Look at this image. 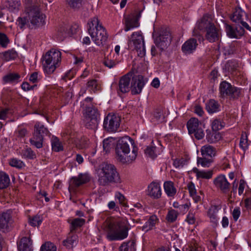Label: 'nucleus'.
I'll return each instance as SVG.
<instances>
[{
    "label": "nucleus",
    "instance_id": "f257e3e1",
    "mask_svg": "<svg viewBox=\"0 0 251 251\" xmlns=\"http://www.w3.org/2000/svg\"><path fill=\"white\" fill-rule=\"evenodd\" d=\"M115 151L117 160L124 164L133 162L138 154V149L134 141L129 137L120 140Z\"/></svg>",
    "mask_w": 251,
    "mask_h": 251
},
{
    "label": "nucleus",
    "instance_id": "f03ea898",
    "mask_svg": "<svg viewBox=\"0 0 251 251\" xmlns=\"http://www.w3.org/2000/svg\"><path fill=\"white\" fill-rule=\"evenodd\" d=\"M92 100V98L87 97L81 102V107L83 110V121L85 126L95 129L98 126L100 115L98 110L93 106Z\"/></svg>",
    "mask_w": 251,
    "mask_h": 251
},
{
    "label": "nucleus",
    "instance_id": "7ed1b4c3",
    "mask_svg": "<svg viewBox=\"0 0 251 251\" xmlns=\"http://www.w3.org/2000/svg\"><path fill=\"white\" fill-rule=\"evenodd\" d=\"M87 25L89 34L96 45L100 46L106 42L108 37L106 31L97 17L90 18Z\"/></svg>",
    "mask_w": 251,
    "mask_h": 251
},
{
    "label": "nucleus",
    "instance_id": "20e7f679",
    "mask_svg": "<svg viewBox=\"0 0 251 251\" xmlns=\"http://www.w3.org/2000/svg\"><path fill=\"white\" fill-rule=\"evenodd\" d=\"M98 182L100 185L106 186L110 183L119 184L122 182L119 173L112 164H105L98 172Z\"/></svg>",
    "mask_w": 251,
    "mask_h": 251
},
{
    "label": "nucleus",
    "instance_id": "39448f33",
    "mask_svg": "<svg viewBox=\"0 0 251 251\" xmlns=\"http://www.w3.org/2000/svg\"><path fill=\"white\" fill-rule=\"evenodd\" d=\"M128 228L121 220L107 222L106 238L109 241L122 240L128 236Z\"/></svg>",
    "mask_w": 251,
    "mask_h": 251
},
{
    "label": "nucleus",
    "instance_id": "423d86ee",
    "mask_svg": "<svg viewBox=\"0 0 251 251\" xmlns=\"http://www.w3.org/2000/svg\"><path fill=\"white\" fill-rule=\"evenodd\" d=\"M42 65L44 73L50 75L58 67L61 62V52L58 50L51 49L43 56Z\"/></svg>",
    "mask_w": 251,
    "mask_h": 251
},
{
    "label": "nucleus",
    "instance_id": "0eeeda50",
    "mask_svg": "<svg viewBox=\"0 0 251 251\" xmlns=\"http://www.w3.org/2000/svg\"><path fill=\"white\" fill-rule=\"evenodd\" d=\"M128 48L132 50H136L138 55L143 57L146 54V49L144 37L141 31L134 32L128 38Z\"/></svg>",
    "mask_w": 251,
    "mask_h": 251
},
{
    "label": "nucleus",
    "instance_id": "6e6552de",
    "mask_svg": "<svg viewBox=\"0 0 251 251\" xmlns=\"http://www.w3.org/2000/svg\"><path fill=\"white\" fill-rule=\"evenodd\" d=\"M189 134H193L198 140L201 139L204 136L203 130L201 128V123L196 118H191L187 124Z\"/></svg>",
    "mask_w": 251,
    "mask_h": 251
},
{
    "label": "nucleus",
    "instance_id": "1a4fd4ad",
    "mask_svg": "<svg viewBox=\"0 0 251 251\" xmlns=\"http://www.w3.org/2000/svg\"><path fill=\"white\" fill-rule=\"evenodd\" d=\"M220 94L223 97H228L230 98L235 99L239 97L240 90L232 86L229 83L223 81L220 85Z\"/></svg>",
    "mask_w": 251,
    "mask_h": 251
},
{
    "label": "nucleus",
    "instance_id": "9d476101",
    "mask_svg": "<svg viewBox=\"0 0 251 251\" xmlns=\"http://www.w3.org/2000/svg\"><path fill=\"white\" fill-rule=\"evenodd\" d=\"M28 18L34 25H40L45 22V15L41 13L37 6L31 7L28 12Z\"/></svg>",
    "mask_w": 251,
    "mask_h": 251
},
{
    "label": "nucleus",
    "instance_id": "9b49d317",
    "mask_svg": "<svg viewBox=\"0 0 251 251\" xmlns=\"http://www.w3.org/2000/svg\"><path fill=\"white\" fill-rule=\"evenodd\" d=\"M120 118L113 114H109L104 119V127L109 132H115L120 126Z\"/></svg>",
    "mask_w": 251,
    "mask_h": 251
},
{
    "label": "nucleus",
    "instance_id": "f8f14e48",
    "mask_svg": "<svg viewBox=\"0 0 251 251\" xmlns=\"http://www.w3.org/2000/svg\"><path fill=\"white\" fill-rule=\"evenodd\" d=\"M90 179V177L88 174H80L78 176L72 177L69 182V191H74L76 187L88 182Z\"/></svg>",
    "mask_w": 251,
    "mask_h": 251
},
{
    "label": "nucleus",
    "instance_id": "ddd939ff",
    "mask_svg": "<svg viewBox=\"0 0 251 251\" xmlns=\"http://www.w3.org/2000/svg\"><path fill=\"white\" fill-rule=\"evenodd\" d=\"M171 39L170 32L167 30H165L154 38V43L162 50L169 45Z\"/></svg>",
    "mask_w": 251,
    "mask_h": 251
},
{
    "label": "nucleus",
    "instance_id": "4468645a",
    "mask_svg": "<svg viewBox=\"0 0 251 251\" xmlns=\"http://www.w3.org/2000/svg\"><path fill=\"white\" fill-rule=\"evenodd\" d=\"M146 81L142 75H137L133 77L131 82V90L133 94H140Z\"/></svg>",
    "mask_w": 251,
    "mask_h": 251
},
{
    "label": "nucleus",
    "instance_id": "2eb2a0df",
    "mask_svg": "<svg viewBox=\"0 0 251 251\" xmlns=\"http://www.w3.org/2000/svg\"><path fill=\"white\" fill-rule=\"evenodd\" d=\"M147 195L154 199L160 198L162 195L160 184L154 181L151 182L148 186Z\"/></svg>",
    "mask_w": 251,
    "mask_h": 251
},
{
    "label": "nucleus",
    "instance_id": "dca6fc26",
    "mask_svg": "<svg viewBox=\"0 0 251 251\" xmlns=\"http://www.w3.org/2000/svg\"><path fill=\"white\" fill-rule=\"evenodd\" d=\"M13 223L11 214L3 212L0 214V230L3 232L7 231Z\"/></svg>",
    "mask_w": 251,
    "mask_h": 251
},
{
    "label": "nucleus",
    "instance_id": "f3484780",
    "mask_svg": "<svg viewBox=\"0 0 251 251\" xmlns=\"http://www.w3.org/2000/svg\"><path fill=\"white\" fill-rule=\"evenodd\" d=\"M213 182L216 187L223 192L226 193L229 190L230 184L225 175H219L214 179Z\"/></svg>",
    "mask_w": 251,
    "mask_h": 251
},
{
    "label": "nucleus",
    "instance_id": "a211bd4d",
    "mask_svg": "<svg viewBox=\"0 0 251 251\" xmlns=\"http://www.w3.org/2000/svg\"><path fill=\"white\" fill-rule=\"evenodd\" d=\"M225 27L227 36L231 38H239L244 33V29L241 26L234 28L229 25L226 24Z\"/></svg>",
    "mask_w": 251,
    "mask_h": 251
},
{
    "label": "nucleus",
    "instance_id": "6ab92c4d",
    "mask_svg": "<svg viewBox=\"0 0 251 251\" xmlns=\"http://www.w3.org/2000/svg\"><path fill=\"white\" fill-rule=\"evenodd\" d=\"M197 46L196 39L190 38L184 43L181 47V50L184 54H189L196 50Z\"/></svg>",
    "mask_w": 251,
    "mask_h": 251
},
{
    "label": "nucleus",
    "instance_id": "aec40b11",
    "mask_svg": "<svg viewBox=\"0 0 251 251\" xmlns=\"http://www.w3.org/2000/svg\"><path fill=\"white\" fill-rule=\"evenodd\" d=\"M138 20L135 15H131L125 18V31H128L139 26Z\"/></svg>",
    "mask_w": 251,
    "mask_h": 251
},
{
    "label": "nucleus",
    "instance_id": "412c9836",
    "mask_svg": "<svg viewBox=\"0 0 251 251\" xmlns=\"http://www.w3.org/2000/svg\"><path fill=\"white\" fill-rule=\"evenodd\" d=\"M130 76V75L126 74L120 79L119 83V91L122 93H126L129 91Z\"/></svg>",
    "mask_w": 251,
    "mask_h": 251
},
{
    "label": "nucleus",
    "instance_id": "4be33fe9",
    "mask_svg": "<svg viewBox=\"0 0 251 251\" xmlns=\"http://www.w3.org/2000/svg\"><path fill=\"white\" fill-rule=\"evenodd\" d=\"M213 25L211 18L208 15H204L200 21L198 22L195 26V30L199 29L203 30L207 29Z\"/></svg>",
    "mask_w": 251,
    "mask_h": 251
},
{
    "label": "nucleus",
    "instance_id": "5701e85b",
    "mask_svg": "<svg viewBox=\"0 0 251 251\" xmlns=\"http://www.w3.org/2000/svg\"><path fill=\"white\" fill-rule=\"evenodd\" d=\"M159 219L155 215H152L150 217L148 221L141 227L142 231L146 232L153 229L158 222Z\"/></svg>",
    "mask_w": 251,
    "mask_h": 251
},
{
    "label": "nucleus",
    "instance_id": "b1692460",
    "mask_svg": "<svg viewBox=\"0 0 251 251\" xmlns=\"http://www.w3.org/2000/svg\"><path fill=\"white\" fill-rule=\"evenodd\" d=\"M206 31V38L210 42H214L218 39L219 31L213 24L210 26Z\"/></svg>",
    "mask_w": 251,
    "mask_h": 251
},
{
    "label": "nucleus",
    "instance_id": "393cba45",
    "mask_svg": "<svg viewBox=\"0 0 251 251\" xmlns=\"http://www.w3.org/2000/svg\"><path fill=\"white\" fill-rule=\"evenodd\" d=\"M19 251H32V242L30 238L23 237L18 244Z\"/></svg>",
    "mask_w": 251,
    "mask_h": 251
},
{
    "label": "nucleus",
    "instance_id": "a878e982",
    "mask_svg": "<svg viewBox=\"0 0 251 251\" xmlns=\"http://www.w3.org/2000/svg\"><path fill=\"white\" fill-rule=\"evenodd\" d=\"M163 187L164 191L168 197H174L176 193V189L174 183L171 181H166L164 182Z\"/></svg>",
    "mask_w": 251,
    "mask_h": 251
},
{
    "label": "nucleus",
    "instance_id": "bb28decb",
    "mask_svg": "<svg viewBox=\"0 0 251 251\" xmlns=\"http://www.w3.org/2000/svg\"><path fill=\"white\" fill-rule=\"evenodd\" d=\"M192 171L196 174V176L197 179H209L212 178L213 174V171L211 170L200 171L197 168H194L192 169Z\"/></svg>",
    "mask_w": 251,
    "mask_h": 251
},
{
    "label": "nucleus",
    "instance_id": "cd10ccee",
    "mask_svg": "<svg viewBox=\"0 0 251 251\" xmlns=\"http://www.w3.org/2000/svg\"><path fill=\"white\" fill-rule=\"evenodd\" d=\"M207 111L210 114L217 112L220 110V105L219 103L214 100H210L205 105Z\"/></svg>",
    "mask_w": 251,
    "mask_h": 251
},
{
    "label": "nucleus",
    "instance_id": "c85d7f7f",
    "mask_svg": "<svg viewBox=\"0 0 251 251\" xmlns=\"http://www.w3.org/2000/svg\"><path fill=\"white\" fill-rule=\"evenodd\" d=\"M220 207L217 205H212L210 207L208 211V216L210 221L213 223H216L218 221V213Z\"/></svg>",
    "mask_w": 251,
    "mask_h": 251
},
{
    "label": "nucleus",
    "instance_id": "c756f323",
    "mask_svg": "<svg viewBox=\"0 0 251 251\" xmlns=\"http://www.w3.org/2000/svg\"><path fill=\"white\" fill-rule=\"evenodd\" d=\"M187 187L190 196L193 198L195 202H198L200 201L201 200V197L197 195V190L194 183L192 182H189L187 184Z\"/></svg>",
    "mask_w": 251,
    "mask_h": 251
},
{
    "label": "nucleus",
    "instance_id": "7c9ffc66",
    "mask_svg": "<svg viewBox=\"0 0 251 251\" xmlns=\"http://www.w3.org/2000/svg\"><path fill=\"white\" fill-rule=\"evenodd\" d=\"M20 75L16 73H10L3 77L4 83H17L20 81Z\"/></svg>",
    "mask_w": 251,
    "mask_h": 251
},
{
    "label": "nucleus",
    "instance_id": "2f4dec72",
    "mask_svg": "<svg viewBox=\"0 0 251 251\" xmlns=\"http://www.w3.org/2000/svg\"><path fill=\"white\" fill-rule=\"evenodd\" d=\"M43 136L34 132L33 136L30 139L31 144L37 148H41L43 146Z\"/></svg>",
    "mask_w": 251,
    "mask_h": 251
},
{
    "label": "nucleus",
    "instance_id": "473e14b6",
    "mask_svg": "<svg viewBox=\"0 0 251 251\" xmlns=\"http://www.w3.org/2000/svg\"><path fill=\"white\" fill-rule=\"evenodd\" d=\"M18 56L17 52L13 50H8L1 54V58L5 61H10L14 60Z\"/></svg>",
    "mask_w": 251,
    "mask_h": 251
},
{
    "label": "nucleus",
    "instance_id": "72a5a7b5",
    "mask_svg": "<svg viewBox=\"0 0 251 251\" xmlns=\"http://www.w3.org/2000/svg\"><path fill=\"white\" fill-rule=\"evenodd\" d=\"M77 242V236L75 234H73L70 235L63 241V245L67 248H71L75 246Z\"/></svg>",
    "mask_w": 251,
    "mask_h": 251
},
{
    "label": "nucleus",
    "instance_id": "f704fd0d",
    "mask_svg": "<svg viewBox=\"0 0 251 251\" xmlns=\"http://www.w3.org/2000/svg\"><path fill=\"white\" fill-rule=\"evenodd\" d=\"M179 215V212L172 208L168 210L166 216V220L168 223H172L176 222Z\"/></svg>",
    "mask_w": 251,
    "mask_h": 251
},
{
    "label": "nucleus",
    "instance_id": "c9c22d12",
    "mask_svg": "<svg viewBox=\"0 0 251 251\" xmlns=\"http://www.w3.org/2000/svg\"><path fill=\"white\" fill-rule=\"evenodd\" d=\"M201 152L203 157H212L215 155V150L211 146L205 145L201 147Z\"/></svg>",
    "mask_w": 251,
    "mask_h": 251
},
{
    "label": "nucleus",
    "instance_id": "e433bc0d",
    "mask_svg": "<svg viewBox=\"0 0 251 251\" xmlns=\"http://www.w3.org/2000/svg\"><path fill=\"white\" fill-rule=\"evenodd\" d=\"M9 183L10 178L8 175L4 172H0V189L6 188Z\"/></svg>",
    "mask_w": 251,
    "mask_h": 251
},
{
    "label": "nucleus",
    "instance_id": "4c0bfd02",
    "mask_svg": "<svg viewBox=\"0 0 251 251\" xmlns=\"http://www.w3.org/2000/svg\"><path fill=\"white\" fill-rule=\"evenodd\" d=\"M135 243L133 241L124 242L120 247L119 251H135Z\"/></svg>",
    "mask_w": 251,
    "mask_h": 251
},
{
    "label": "nucleus",
    "instance_id": "58836bf2",
    "mask_svg": "<svg viewBox=\"0 0 251 251\" xmlns=\"http://www.w3.org/2000/svg\"><path fill=\"white\" fill-rule=\"evenodd\" d=\"M115 140L112 137H109L105 139L103 141V150L106 151H109L110 149L113 148L115 145Z\"/></svg>",
    "mask_w": 251,
    "mask_h": 251
},
{
    "label": "nucleus",
    "instance_id": "ea45409f",
    "mask_svg": "<svg viewBox=\"0 0 251 251\" xmlns=\"http://www.w3.org/2000/svg\"><path fill=\"white\" fill-rule=\"evenodd\" d=\"M118 63V62L116 59L112 58L111 55L108 56L103 61L104 65L109 69L115 67Z\"/></svg>",
    "mask_w": 251,
    "mask_h": 251
},
{
    "label": "nucleus",
    "instance_id": "a19ab883",
    "mask_svg": "<svg viewBox=\"0 0 251 251\" xmlns=\"http://www.w3.org/2000/svg\"><path fill=\"white\" fill-rule=\"evenodd\" d=\"M8 8L9 10L15 12L19 10L21 5L20 0H8Z\"/></svg>",
    "mask_w": 251,
    "mask_h": 251
},
{
    "label": "nucleus",
    "instance_id": "79ce46f5",
    "mask_svg": "<svg viewBox=\"0 0 251 251\" xmlns=\"http://www.w3.org/2000/svg\"><path fill=\"white\" fill-rule=\"evenodd\" d=\"M34 132L40 135H42V136L44 134H47L48 133L47 128L40 123H36L34 126Z\"/></svg>",
    "mask_w": 251,
    "mask_h": 251
},
{
    "label": "nucleus",
    "instance_id": "37998d69",
    "mask_svg": "<svg viewBox=\"0 0 251 251\" xmlns=\"http://www.w3.org/2000/svg\"><path fill=\"white\" fill-rule=\"evenodd\" d=\"M87 87L89 89L91 93H95L96 91L99 90L100 88L97 81L95 79H92L88 81L87 83Z\"/></svg>",
    "mask_w": 251,
    "mask_h": 251
},
{
    "label": "nucleus",
    "instance_id": "c03bdc74",
    "mask_svg": "<svg viewBox=\"0 0 251 251\" xmlns=\"http://www.w3.org/2000/svg\"><path fill=\"white\" fill-rule=\"evenodd\" d=\"M9 164L11 167L18 169L22 168L25 165L22 161L16 158H13L9 159Z\"/></svg>",
    "mask_w": 251,
    "mask_h": 251
},
{
    "label": "nucleus",
    "instance_id": "a18cd8bd",
    "mask_svg": "<svg viewBox=\"0 0 251 251\" xmlns=\"http://www.w3.org/2000/svg\"><path fill=\"white\" fill-rule=\"evenodd\" d=\"M51 146L52 150L55 151L57 152L63 150V146L59 139L56 137H52Z\"/></svg>",
    "mask_w": 251,
    "mask_h": 251
},
{
    "label": "nucleus",
    "instance_id": "49530a36",
    "mask_svg": "<svg viewBox=\"0 0 251 251\" xmlns=\"http://www.w3.org/2000/svg\"><path fill=\"white\" fill-rule=\"evenodd\" d=\"M221 138V136L219 133L212 132L206 135V139L208 142L213 143L219 141Z\"/></svg>",
    "mask_w": 251,
    "mask_h": 251
},
{
    "label": "nucleus",
    "instance_id": "de8ad7c7",
    "mask_svg": "<svg viewBox=\"0 0 251 251\" xmlns=\"http://www.w3.org/2000/svg\"><path fill=\"white\" fill-rule=\"evenodd\" d=\"M43 221L42 217L40 215H36L29 218V224L33 226H39Z\"/></svg>",
    "mask_w": 251,
    "mask_h": 251
},
{
    "label": "nucleus",
    "instance_id": "09e8293b",
    "mask_svg": "<svg viewBox=\"0 0 251 251\" xmlns=\"http://www.w3.org/2000/svg\"><path fill=\"white\" fill-rule=\"evenodd\" d=\"M22 155L23 157L33 159L36 157V154L30 148H27L22 151Z\"/></svg>",
    "mask_w": 251,
    "mask_h": 251
},
{
    "label": "nucleus",
    "instance_id": "8fccbe9b",
    "mask_svg": "<svg viewBox=\"0 0 251 251\" xmlns=\"http://www.w3.org/2000/svg\"><path fill=\"white\" fill-rule=\"evenodd\" d=\"M40 251H56V247L53 243L48 242L42 245Z\"/></svg>",
    "mask_w": 251,
    "mask_h": 251
},
{
    "label": "nucleus",
    "instance_id": "3c124183",
    "mask_svg": "<svg viewBox=\"0 0 251 251\" xmlns=\"http://www.w3.org/2000/svg\"><path fill=\"white\" fill-rule=\"evenodd\" d=\"M211 128L213 131L220 130L223 127V125L220 120L214 119L211 121Z\"/></svg>",
    "mask_w": 251,
    "mask_h": 251
},
{
    "label": "nucleus",
    "instance_id": "603ef678",
    "mask_svg": "<svg viewBox=\"0 0 251 251\" xmlns=\"http://www.w3.org/2000/svg\"><path fill=\"white\" fill-rule=\"evenodd\" d=\"M145 153L151 158H155L157 155L156 148L155 147H148L145 150Z\"/></svg>",
    "mask_w": 251,
    "mask_h": 251
},
{
    "label": "nucleus",
    "instance_id": "864d4df0",
    "mask_svg": "<svg viewBox=\"0 0 251 251\" xmlns=\"http://www.w3.org/2000/svg\"><path fill=\"white\" fill-rule=\"evenodd\" d=\"M10 41L7 36L3 33L0 32V45L3 48H6Z\"/></svg>",
    "mask_w": 251,
    "mask_h": 251
},
{
    "label": "nucleus",
    "instance_id": "5fc2aeb1",
    "mask_svg": "<svg viewBox=\"0 0 251 251\" xmlns=\"http://www.w3.org/2000/svg\"><path fill=\"white\" fill-rule=\"evenodd\" d=\"M68 30V28H66L65 26L60 27L57 33V37L60 41L63 40L65 38L68 37L69 36H63Z\"/></svg>",
    "mask_w": 251,
    "mask_h": 251
},
{
    "label": "nucleus",
    "instance_id": "6e6d98bb",
    "mask_svg": "<svg viewBox=\"0 0 251 251\" xmlns=\"http://www.w3.org/2000/svg\"><path fill=\"white\" fill-rule=\"evenodd\" d=\"M249 145L247 136L246 135H242L240 138V146L245 151L248 149Z\"/></svg>",
    "mask_w": 251,
    "mask_h": 251
},
{
    "label": "nucleus",
    "instance_id": "4d7b16f0",
    "mask_svg": "<svg viewBox=\"0 0 251 251\" xmlns=\"http://www.w3.org/2000/svg\"><path fill=\"white\" fill-rule=\"evenodd\" d=\"M66 28H68V30L67 31V32H66L64 35H63V36H69L71 37L73 35H74L75 33L76 32V31L78 29V26L77 25H68V26H65Z\"/></svg>",
    "mask_w": 251,
    "mask_h": 251
},
{
    "label": "nucleus",
    "instance_id": "13d9d810",
    "mask_svg": "<svg viewBox=\"0 0 251 251\" xmlns=\"http://www.w3.org/2000/svg\"><path fill=\"white\" fill-rule=\"evenodd\" d=\"M85 222V220L81 218H76L73 220L71 223L72 227L75 228L82 226Z\"/></svg>",
    "mask_w": 251,
    "mask_h": 251
},
{
    "label": "nucleus",
    "instance_id": "bf43d9fd",
    "mask_svg": "<svg viewBox=\"0 0 251 251\" xmlns=\"http://www.w3.org/2000/svg\"><path fill=\"white\" fill-rule=\"evenodd\" d=\"M210 163V160L205 158L198 157L197 159L198 165H201L203 167H209Z\"/></svg>",
    "mask_w": 251,
    "mask_h": 251
},
{
    "label": "nucleus",
    "instance_id": "052dcab7",
    "mask_svg": "<svg viewBox=\"0 0 251 251\" xmlns=\"http://www.w3.org/2000/svg\"><path fill=\"white\" fill-rule=\"evenodd\" d=\"M162 119V112L161 110H157L154 112L152 118V122L158 123Z\"/></svg>",
    "mask_w": 251,
    "mask_h": 251
},
{
    "label": "nucleus",
    "instance_id": "680f3d73",
    "mask_svg": "<svg viewBox=\"0 0 251 251\" xmlns=\"http://www.w3.org/2000/svg\"><path fill=\"white\" fill-rule=\"evenodd\" d=\"M40 75L38 72H34L29 77V81L32 83H37L40 79Z\"/></svg>",
    "mask_w": 251,
    "mask_h": 251
},
{
    "label": "nucleus",
    "instance_id": "e2e57ef3",
    "mask_svg": "<svg viewBox=\"0 0 251 251\" xmlns=\"http://www.w3.org/2000/svg\"><path fill=\"white\" fill-rule=\"evenodd\" d=\"M28 21V19H27L26 18L19 17L18 18L16 23L21 28H23Z\"/></svg>",
    "mask_w": 251,
    "mask_h": 251
},
{
    "label": "nucleus",
    "instance_id": "0e129e2a",
    "mask_svg": "<svg viewBox=\"0 0 251 251\" xmlns=\"http://www.w3.org/2000/svg\"><path fill=\"white\" fill-rule=\"evenodd\" d=\"M191 206V203L187 202L183 204H181L179 208V212L182 214H185L188 210L189 208Z\"/></svg>",
    "mask_w": 251,
    "mask_h": 251
},
{
    "label": "nucleus",
    "instance_id": "69168bd1",
    "mask_svg": "<svg viewBox=\"0 0 251 251\" xmlns=\"http://www.w3.org/2000/svg\"><path fill=\"white\" fill-rule=\"evenodd\" d=\"M185 221L189 225H193L196 222V218L193 213L189 212L186 218Z\"/></svg>",
    "mask_w": 251,
    "mask_h": 251
},
{
    "label": "nucleus",
    "instance_id": "338daca9",
    "mask_svg": "<svg viewBox=\"0 0 251 251\" xmlns=\"http://www.w3.org/2000/svg\"><path fill=\"white\" fill-rule=\"evenodd\" d=\"M240 214L241 211L240 208L238 207H235L232 212V215L235 221H237L240 216Z\"/></svg>",
    "mask_w": 251,
    "mask_h": 251
},
{
    "label": "nucleus",
    "instance_id": "774afa93",
    "mask_svg": "<svg viewBox=\"0 0 251 251\" xmlns=\"http://www.w3.org/2000/svg\"><path fill=\"white\" fill-rule=\"evenodd\" d=\"M115 197L116 199L118 200L120 203H124L125 197L122 193L117 192L115 193Z\"/></svg>",
    "mask_w": 251,
    "mask_h": 251
}]
</instances>
